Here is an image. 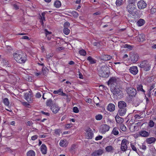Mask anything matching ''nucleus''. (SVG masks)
<instances>
[{"label": "nucleus", "instance_id": "obj_44", "mask_svg": "<svg viewBox=\"0 0 156 156\" xmlns=\"http://www.w3.org/2000/svg\"><path fill=\"white\" fill-rule=\"evenodd\" d=\"M102 116L101 114H98L95 116V119L97 120H100L102 118Z\"/></svg>", "mask_w": 156, "mask_h": 156}, {"label": "nucleus", "instance_id": "obj_12", "mask_svg": "<svg viewBox=\"0 0 156 156\" xmlns=\"http://www.w3.org/2000/svg\"><path fill=\"white\" fill-rule=\"evenodd\" d=\"M117 79L115 77H112L111 78L108 80V85H111V86H115L117 85Z\"/></svg>", "mask_w": 156, "mask_h": 156}, {"label": "nucleus", "instance_id": "obj_19", "mask_svg": "<svg viewBox=\"0 0 156 156\" xmlns=\"http://www.w3.org/2000/svg\"><path fill=\"white\" fill-rule=\"evenodd\" d=\"M139 135L142 137H147L149 135L147 132L145 130H141L139 132Z\"/></svg>", "mask_w": 156, "mask_h": 156}, {"label": "nucleus", "instance_id": "obj_14", "mask_svg": "<svg viewBox=\"0 0 156 156\" xmlns=\"http://www.w3.org/2000/svg\"><path fill=\"white\" fill-rule=\"evenodd\" d=\"M118 106L119 109H126V104L123 101H120L118 103Z\"/></svg>", "mask_w": 156, "mask_h": 156}, {"label": "nucleus", "instance_id": "obj_31", "mask_svg": "<svg viewBox=\"0 0 156 156\" xmlns=\"http://www.w3.org/2000/svg\"><path fill=\"white\" fill-rule=\"evenodd\" d=\"M138 38L139 39V41L143 42L145 40V36L143 34H140L138 35Z\"/></svg>", "mask_w": 156, "mask_h": 156}, {"label": "nucleus", "instance_id": "obj_22", "mask_svg": "<svg viewBox=\"0 0 156 156\" xmlns=\"http://www.w3.org/2000/svg\"><path fill=\"white\" fill-rule=\"evenodd\" d=\"M156 140V138L154 137H151L147 138L146 140V142L148 144H151L154 143Z\"/></svg>", "mask_w": 156, "mask_h": 156}, {"label": "nucleus", "instance_id": "obj_62", "mask_svg": "<svg viewBox=\"0 0 156 156\" xmlns=\"http://www.w3.org/2000/svg\"><path fill=\"white\" fill-rule=\"evenodd\" d=\"M141 148H142V149L143 150H145L146 149V147L145 145H142V146H141Z\"/></svg>", "mask_w": 156, "mask_h": 156}, {"label": "nucleus", "instance_id": "obj_15", "mask_svg": "<svg viewBox=\"0 0 156 156\" xmlns=\"http://www.w3.org/2000/svg\"><path fill=\"white\" fill-rule=\"evenodd\" d=\"M103 153L102 149H99L94 151L91 154L92 156H99L102 155Z\"/></svg>", "mask_w": 156, "mask_h": 156}, {"label": "nucleus", "instance_id": "obj_50", "mask_svg": "<svg viewBox=\"0 0 156 156\" xmlns=\"http://www.w3.org/2000/svg\"><path fill=\"white\" fill-rule=\"evenodd\" d=\"M62 90V89L60 88L58 90H54L53 92V93L55 94H58Z\"/></svg>", "mask_w": 156, "mask_h": 156}, {"label": "nucleus", "instance_id": "obj_23", "mask_svg": "<svg viewBox=\"0 0 156 156\" xmlns=\"http://www.w3.org/2000/svg\"><path fill=\"white\" fill-rule=\"evenodd\" d=\"M115 106L112 103L109 104L107 107V109L110 112H112L115 110Z\"/></svg>", "mask_w": 156, "mask_h": 156}, {"label": "nucleus", "instance_id": "obj_59", "mask_svg": "<svg viewBox=\"0 0 156 156\" xmlns=\"http://www.w3.org/2000/svg\"><path fill=\"white\" fill-rule=\"evenodd\" d=\"M22 39H26L28 40H30L29 37L27 36H23L22 37Z\"/></svg>", "mask_w": 156, "mask_h": 156}, {"label": "nucleus", "instance_id": "obj_5", "mask_svg": "<svg viewBox=\"0 0 156 156\" xmlns=\"http://www.w3.org/2000/svg\"><path fill=\"white\" fill-rule=\"evenodd\" d=\"M126 90L130 98L135 97L137 93L136 89L133 87H126Z\"/></svg>", "mask_w": 156, "mask_h": 156}, {"label": "nucleus", "instance_id": "obj_6", "mask_svg": "<svg viewBox=\"0 0 156 156\" xmlns=\"http://www.w3.org/2000/svg\"><path fill=\"white\" fill-rule=\"evenodd\" d=\"M129 144V142L126 139H123L121 142V150L124 152L126 151L128 148L127 145Z\"/></svg>", "mask_w": 156, "mask_h": 156}, {"label": "nucleus", "instance_id": "obj_63", "mask_svg": "<svg viewBox=\"0 0 156 156\" xmlns=\"http://www.w3.org/2000/svg\"><path fill=\"white\" fill-rule=\"evenodd\" d=\"M60 95H61L63 96H66V94L64 93L62 91H61V92H60Z\"/></svg>", "mask_w": 156, "mask_h": 156}, {"label": "nucleus", "instance_id": "obj_56", "mask_svg": "<svg viewBox=\"0 0 156 156\" xmlns=\"http://www.w3.org/2000/svg\"><path fill=\"white\" fill-rule=\"evenodd\" d=\"M41 94L39 93V92H38L36 94V97L37 98H40V97H41Z\"/></svg>", "mask_w": 156, "mask_h": 156}, {"label": "nucleus", "instance_id": "obj_52", "mask_svg": "<svg viewBox=\"0 0 156 156\" xmlns=\"http://www.w3.org/2000/svg\"><path fill=\"white\" fill-rule=\"evenodd\" d=\"M103 138V136H102L99 135L98 136H97L95 138V140H101Z\"/></svg>", "mask_w": 156, "mask_h": 156}, {"label": "nucleus", "instance_id": "obj_46", "mask_svg": "<svg viewBox=\"0 0 156 156\" xmlns=\"http://www.w3.org/2000/svg\"><path fill=\"white\" fill-rule=\"evenodd\" d=\"M136 0H128V2L129 4H132L135 5V3Z\"/></svg>", "mask_w": 156, "mask_h": 156}, {"label": "nucleus", "instance_id": "obj_61", "mask_svg": "<svg viewBox=\"0 0 156 156\" xmlns=\"http://www.w3.org/2000/svg\"><path fill=\"white\" fill-rule=\"evenodd\" d=\"M134 117L136 119H140V115L138 114H136L134 116Z\"/></svg>", "mask_w": 156, "mask_h": 156}, {"label": "nucleus", "instance_id": "obj_39", "mask_svg": "<svg viewBox=\"0 0 156 156\" xmlns=\"http://www.w3.org/2000/svg\"><path fill=\"white\" fill-rule=\"evenodd\" d=\"M3 102L5 105L6 106H9V101L8 99L7 98H5L3 99Z\"/></svg>", "mask_w": 156, "mask_h": 156}, {"label": "nucleus", "instance_id": "obj_36", "mask_svg": "<svg viewBox=\"0 0 156 156\" xmlns=\"http://www.w3.org/2000/svg\"><path fill=\"white\" fill-rule=\"evenodd\" d=\"M123 1L122 0H116L115 4L117 6H119L123 4Z\"/></svg>", "mask_w": 156, "mask_h": 156}, {"label": "nucleus", "instance_id": "obj_34", "mask_svg": "<svg viewBox=\"0 0 156 156\" xmlns=\"http://www.w3.org/2000/svg\"><path fill=\"white\" fill-rule=\"evenodd\" d=\"M119 133L118 128L116 127L114 128L112 131V133L115 135H117L119 134Z\"/></svg>", "mask_w": 156, "mask_h": 156}, {"label": "nucleus", "instance_id": "obj_18", "mask_svg": "<svg viewBox=\"0 0 156 156\" xmlns=\"http://www.w3.org/2000/svg\"><path fill=\"white\" fill-rule=\"evenodd\" d=\"M99 58L100 60L107 61L110 60L112 58V57L108 55H103L99 57Z\"/></svg>", "mask_w": 156, "mask_h": 156}, {"label": "nucleus", "instance_id": "obj_2", "mask_svg": "<svg viewBox=\"0 0 156 156\" xmlns=\"http://www.w3.org/2000/svg\"><path fill=\"white\" fill-rule=\"evenodd\" d=\"M109 71L108 68L107 66H101L98 71L99 76L103 77H108L109 76Z\"/></svg>", "mask_w": 156, "mask_h": 156}, {"label": "nucleus", "instance_id": "obj_16", "mask_svg": "<svg viewBox=\"0 0 156 156\" xmlns=\"http://www.w3.org/2000/svg\"><path fill=\"white\" fill-rule=\"evenodd\" d=\"M129 70L130 73L134 75L136 74L138 71L136 66H133L130 67Z\"/></svg>", "mask_w": 156, "mask_h": 156}, {"label": "nucleus", "instance_id": "obj_29", "mask_svg": "<svg viewBox=\"0 0 156 156\" xmlns=\"http://www.w3.org/2000/svg\"><path fill=\"white\" fill-rule=\"evenodd\" d=\"M114 150L112 146L109 145L106 147H105V150L107 152H113V151Z\"/></svg>", "mask_w": 156, "mask_h": 156}, {"label": "nucleus", "instance_id": "obj_33", "mask_svg": "<svg viewBox=\"0 0 156 156\" xmlns=\"http://www.w3.org/2000/svg\"><path fill=\"white\" fill-rule=\"evenodd\" d=\"M61 2L59 1H56L54 3V5L56 8H59L61 6Z\"/></svg>", "mask_w": 156, "mask_h": 156}, {"label": "nucleus", "instance_id": "obj_17", "mask_svg": "<svg viewBox=\"0 0 156 156\" xmlns=\"http://www.w3.org/2000/svg\"><path fill=\"white\" fill-rule=\"evenodd\" d=\"M50 108L52 112L55 114L57 113L60 109V108L58 105L55 104L51 106Z\"/></svg>", "mask_w": 156, "mask_h": 156}, {"label": "nucleus", "instance_id": "obj_49", "mask_svg": "<svg viewBox=\"0 0 156 156\" xmlns=\"http://www.w3.org/2000/svg\"><path fill=\"white\" fill-rule=\"evenodd\" d=\"M70 25V23L68 22H65L64 24V28H68L69 27Z\"/></svg>", "mask_w": 156, "mask_h": 156}, {"label": "nucleus", "instance_id": "obj_32", "mask_svg": "<svg viewBox=\"0 0 156 156\" xmlns=\"http://www.w3.org/2000/svg\"><path fill=\"white\" fill-rule=\"evenodd\" d=\"M115 119L116 122L118 123H120L121 124H122L123 122V119L119 116H117L116 115L115 117Z\"/></svg>", "mask_w": 156, "mask_h": 156}, {"label": "nucleus", "instance_id": "obj_13", "mask_svg": "<svg viewBox=\"0 0 156 156\" xmlns=\"http://www.w3.org/2000/svg\"><path fill=\"white\" fill-rule=\"evenodd\" d=\"M110 89L113 94H115V93H117V92H118L120 90V87L117 85L115 86L112 85V86H111Z\"/></svg>", "mask_w": 156, "mask_h": 156}, {"label": "nucleus", "instance_id": "obj_28", "mask_svg": "<svg viewBox=\"0 0 156 156\" xmlns=\"http://www.w3.org/2000/svg\"><path fill=\"white\" fill-rule=\"evenodd\" d=\"M145 23V20L144 19H140L138 20L136 23L138 26L140 27L144 25Z\"/></svg>", "mask_w": 156, "mask_h": 156}, {"label": "nucleus", "instance_id": "obj_9", "mask_svg": "<svg viewBox=\"0 0 156 156\" xmlns=\"http://www.w3.org/2000/svg\"><path fill=\"white\" fill-rule=\"evenodd\" d=\"M110 129V127L107 124L102 125L100 129V131L102 133H105L106 132L108 131Z\"/></svg>", "mask_w": 156, "mask_h": 156}, {"label": "nucleus", "instance_id": "obj_20", "mask_svg": "<svg viewBox=\"0 0 156 156\" xmlns=\"http://www.w3.org/2000/svg\"><path fill=\"white\" fill-rule=\"evenodd\" d=\"M136 88L138 91H142L145 95V91L143 89V86L141 84H137Z\"/></svg>", "mask_w": 156, "mask_h": 156}, {"label": "nucleus", "instance_id": "obj_25", "mask_svg": "<svg viewBox=\"0 0 156 156\" xmlns=\"http://www.w3.org/2000/svg\"><path fill=\"white\" fill-rule=\"evenodd\" d=\"M55 103H54L53 101L51 99H48L46 102V105L48 106L51 107V106L55 105Z\"/></svg>", "mask_w": 156, "mask_h": 156}, {"label": "nucleus", "instance_id": "obj_21", "mask_svg": "<svg viewBox=\"0 0 156 156\" xmlns=\"http://www.w3.org/2000/svg\"><path fill=\"white\" fill-rule=\"evenodd\" d=\"M47 147L44 144H42L41 147V150L42 154H45L47 153Z\"/></svg>", "mask_w": 156, "mask_h": 156}, {"label": "nucleus", "instance_id": "obj_7", "mask_svg": "<svg viewBox=\"0 0 156 156\" xmlns=\"http://www.w3.org/2000/svg\"><path fill=\"white\" fill-rule=\"evenodd\" d=\"M138 59L139 56L137 54L132 53L130 54V59L132 63H136Z\"/></svg>", "mask_w": 156, "mask_h": 156}, {"label": "nucleus", "instance_id": "obj_8", "mask_svg": "<svg viewBox=\"0 0 156 156\" xmlns=\"http://www.w3.org/2000/svg\"><path fill=\"white\" fill-rule=\"evenodd\" d=\"M24 98L29 102L31 103L33 102V99L32 98V95L31 92L28 91V92L24 94Z\"/></svg>", "mask_w": 156, "mask_h": 156}, {"label": "nucleus", "instance_id": "obj_38", "mask_svg": "<svg viewBox=\"0 0 156 156\" xmlns=\"http://www.w3.org/2000/svg\"><path fill=\"white\" fill-rule=\"evenodd\" d=\"M79 53L81 55L85 56L86 55V52L83 49H81L79 51Z\"/></svg>", "mask_w": 156, "mask_h": 156}, {"label": "nucleus", "instance_id": "obj_11", "mask_svg": "<svg viewBox=\"0 0 156 156\" xmlns=\"http://www.w3.org/2000/svg\"><path fill=\"white\" fill-rule=\"evenodd\" d=\"M86 132L87 133L86 135L87 138V139H91L94 136V133L92 130L90 128H89L87 130Z\"/></svg>", "mask_w": 156, "mask_h": 156}, {"label": "nucleus", "instance_id": "obj_57", "mask_svg": "<svg viewBox=\"0 0 156 156\" xmlns=\"http://www.w3.org/2000/svg\"><path fill=\"white\" fill-rule=\"evenodd\" d=\"M41 113L44 115H46L49 116L50 115V113L48 112H45L44 111H41Z\"/></svg>", "mask_w": 156, "mask_h": 156}, {"label": "nucleus", "instance_id": "obj_27", "mask_svg": "<svg viewBox=\"0 0 156 156\" xmlns=\"http://www.w3.org/2000/svg\"><path fill=\"white\" fill-rule=\"evenodd\" d=\"M67 142V141L66 140H61L59 143V145L61 147H66L68 144Z\"/></svg>", "mask_w": 156, "mask_h": 156}, {"label": "nucleus", "instance_id": "obj_45", "mask_svg": "<svg viewBox=\"0 0 156 156\" xmlns=\"http://www.w3.org/2000/svg\"><path fill=\"white\" fill-rule=\"evenodd\" d=\"M149 126L151 127H152L154 126V122L152 120H150L148 123Z\"/></svg>", "mask_w": 156, "mask_h": 156}, {"label": "nucleus", "instance_id": "obj_48", "mask_svg": "<svg viewBox=\"0 0 156 156\" xmlns=\"http://www.w3.org/2000/svg\"><path fill=\"white\" fill-rule=\"evenodd\" d=\"M73 112L75 113H77L79 112V110L76 107H73Z\"/></svg>", "mask_w": 156, "mask_h": 156}, {"label": "nucleus", "instance_id": "obj_1", "mask_svg": "<svg viewBox=\"0 0 156 156\" xmlns=\"http://www.w3.org/2000/svg\"><path fill=\"white\" fill-rule=\"evenodd\" d=\"M13 57L15 60L20 63H25L27 59V57L25 53L21 51H16L14 54Z\"/></svg>", "mask_w": 156, "mask_h": 156}, {"label": "nucleus", "instance_id": "obj_35", "mask_svg": "<svg viewBox=\"0 0 156 156\" xmlns=\"http://www.w3.org/2000/svg\"><path fill=\"white\" fill-rule=\"evenodd\" d=\"M130 146L132 150L137 153L136 145V144H131Z\"/></svg>", "mask_w": 156, "mask_h": 156}, {"label": "nucleus", "instance_id": "obj_30", "mask_svg": "<svg viewBox=\"0 0 156 156\" xmlns=\"http://www.w3.org/2000/svg\"><path fill=\"white\" fill-rule=\"evenodd\" d=\"M87 59V60L89 61L90 64H93L96 62V60L93 58L91 57L90 56L88 57Z\"/></svg>", "mask_w": 156, "mask_h": 156}, {"label": "nucleus", "instance_id": "obj_42", "mask_svg": "<svg viewBox=\"0 0 156 156\" xmlns=\"http://www.w3.org/2000/svg\"><path fill=\"white\" fill-rule=\"evenodd\" d=\"M123 46L124 48H127L129 49V50H132L133 48V46L130 45L126 44H124Z\"/></svg>", "mask_w": 156, "mask_h": 156}, {"label": "nucleus", "instance_id": "obj_4", "mask_svg": "<svg viewBox=\"0 0 156 156\" xmlns=\"http://www.w3.org/2000/svg\"><path fill=\"white\" fill-rule=\"evenodd\" d=\"M126 10L130 14H136L137 8L135 5L129 4L126 7Z\"/></svg>", "mask_w": 156, "mask_h": 156}, {"label": "nucleus", "instance_id": "obj_37", "mask_svg": "<svg viewBox=\"0 0 156 156\" xmlns=\"http://www.w3.org/2000/svg\"><path fill=\"white\" fill-rule=\"evenodd\" d=\"M27 156H35V153L33 150H30L27 153Z\"/></svg>", "mask_w": 156, "mask_h": 156}, {"label": "nucleus", "instance_id": "obj_40", "mask_svg": "<svg viewBox=\"0 0 156 156\" xmlns=\"http://www.w3.org/2000/svg\"><path fill=\"white\" fill-rule=\"evenodd\" d=\"M70 30L68 28H64L63 32L66 35H68L70 33Z\"/></svg>", "mask_w": 156, "mask_h": 156}, {"label": "nucleus", "instance_id": "obj_24", "mask_svg": "<svg viewBox=\"0 0 156 156\" xmlns=\"http://www.w3.org/2000/svg\"><path fill=\"white\" fill-rule=\"evenodd\" d=\"M114 95H116V96L119 98H122L123 96V93L121 90L119 91L118 92H117V93L114 94Z\"/></svg>", "mask_w": 156, "mask_h": 156}, {"label": "nucleus", "instance_id": "obj_58", "mask_svg": "<svg viewBox=\"0 0 156 156\" xmlns=\"http://www.w3.org/2000/svg\"><path fill=\"white\" fill-rule=\"evenodd\" d=\"M76 148V145H73L71 147V150L73 151H75Z\"/></svg>", "mask_w": 156, "mask_h": 156}, {"label": "nucleus", "instance_id": "obj_51", "mask_svg": "<svg viewBox=\"0 0 156 156\" xmlns=\"http://www.w3.org/2000/svg\"><path fill=\"white\" fill-rule=\"evenodd\" d=\"M93 45L94 46H96L97 47H100L101 45L100 43L99 42H95L93 43Z\"/></svg>", "mask_w": 156, "mask_h": 156}, {"label": "nucleus", "instance_id": "obj_55", "mask_svg": "<svg viewBox=\"0 0 156 156\" xmlns=\"http://www.w3.org/2000/svg\"><path fill=\"white\" fill-rule=\"evenodd\" d=\"M44 31L45 32V33L46 34V35L47 36V35L50 34H51V32H49L47 30V29H45Z\"/></svg>", "mask_w": 156, "mask_h": 156}, {"label": "nucleus", "instance_id": "obj_47", "mask_svg": "<svg viewBox=\"0 0 156 156\" xmlns=\"http://www.w3.org/2000/svg\"><path fill=\"white\" fill-rule=\"evenodd\" d=\"M53 56V54L52 53H50L46 55V58L48 59H50L51 57H52Z\"/></svg>", "mask_w": 156, "mask_h": 156}, {"label": "nucleus", "instance_id": "obj_10", "mask_svg": "<svg viewBox=\"0 0 156 156\" xmlns=\"http://www.w3.org/2000/svg\"><path fill=\"white\" fill-rule=\"evenodd\" d=\"M147 5L146 3L143 0H141L138 2L137 6L138 8L140 9H143L145 8Z\"/></svg>", "mask_w": 156, "mask_h": 156}, {"label": "nucleus", "instance_id": "obj_3", "mask_svg": "<svg viewBox=\"0 0 156 156\" xmlns=\"http://www.w3.org/2000/svg\"><path fill=\"white\" fill-rule=\"evenodd\" d=\"M151 65L147 61L144 60L141 62L138 66L140 68H142L144 70L147 71L150 70Z\"/></svg>", "mask_w": 156, "mask_h": 156}, {"label": "nucleus", "instance_id": "obj_54", "mask_svg": "<svg viewBox=\"0 0 156 156\" xmlns=\"http://www.w3.org/2000/svg\"><path fill=\"white\" fill-rule=\"evenodd\" d=\"M38 137L37 135H35L32 136L31 137V139L33 140H34L36 139Z\"/></svg>", "mask_w": 156, "mask_h": 156}, {"label": "nucleus", "instance_id": "obj_53", "mask_svg": "<svg viewBox=\"0 0 156 156\" xmlns=\"http://www.w3.org/2000/svg\"><path fill=\"white\" fill-rule=\"evenodd\" d=\"M61 130L59 129H56L55 131V133L56 134H59L60 133Z\"/></svg>", "mask_w": 156, "mask_h": 156}, {"label": "nucleus", "instance_id": "obj_41", "mask_svg": "<svg viewBox=\"0 0 156 156\" xmlns=\"http://www.w3.org/2000/svg\"><path fill=\"white\" fill-rule=\"evenodd\" d=\"M120 129L123 131H125L126 130V126L123 124H120Z\"/></svg>", "mask_w": 156, "mask_h": 156}, {"label": "nucleus", "instance_id": "obj_64", "mask_svg": "<svg viewBox=\"0 0 156 156\" xmlns=\"http://www.w3.org/2000/svg\"><path fill=\"white\" fill-rule=\"evenodd\" d=\"M33 123L31 121H28L27 122V125L30 126Z\"/></svg>", "mask_w": 156, "mask_h": 156}, {"label": "nucleus", "instance_id": "obj_60", "mask_svg": "<svg viewBox=\"0 0 156 156\" xmlns=\"http://www.w3.org/2000/svg\"><path fill=\"white\" fill-rule=\"evenodd\" d=\"M13 6L14 8L16 10L18 9H19V6L16 4H14L13 5Z\"/></svg>", "mask_w": 156, "mask_h": 156}, {"label": "nucleus", "instance_id": "obj_43", "mask_svg": "<svg viewBox=\"0 0 156 156\" xmlns=\"http://www.w3.org/2000/svg\"><path fill=\"white\" fill-rule=\"evenodd\" d=\"M71 14L74 18H77L78 16V12L75 11H72L71 12Z\"/></svg>", "mask_w": 156, "mask_h": 156}, {"label": "nucleus", "instance_id": "obj_26", "mask_svg": "<svg viewBox=\"0 0 156 156\" xmlns=\"http://www.w3.org/2000/svg\"><path fill=\"white\" fill-rule=\"evenodd\" d=\"M126 109H119L118 110V113L119 115L123 116L126 113Z\"/></svg>", "mask_w": 156, "mask_h": 156}]
</instances>
